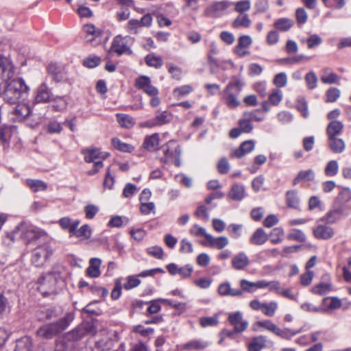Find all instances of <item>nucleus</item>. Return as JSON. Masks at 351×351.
<instances>
[{"label":"nucleus","instance_id":"nucleus-1","mask_svg":"<svg viewBox=\"0 0 351 351\" xmlns=\"http://www.w3.org/2000/svg\"><path fill=\"white\" fill-rule=\"evenodd\" d=\"M17 235L28 244L40 238L48 237V233L44 230L22 221L12 232H8L6 237L13 242Z\"/></svg>","mask_w":351,"mask_h":351},{"label":"nucleus","instance_id":"nucleus-2","mask_svg":"<svg viewBox=\"0 0 351 351\" xmlns=\"http://www.w3.org/2000/svg\"><path fill=\"white\" fill-rule=\"evenodd\" d=\"M29 91V87L23 78L13 79L6 82L3 92V97L5 102L14 104Z\"/></svg>","mask_w":351,"mask_h":351},{"label":"nucleus","instance_id":"nucleus-3","mask_svg":"<svg viewBox=\"0 0 351 351\" xmlns=\"http://www.w3.org/2000/svg\"><path fill=\"white\" fill-rule=\"evenodd\" d=\"M73 317L69 313L56 322L45 324L40 326L36 331L38 337L50 339L64 330L72 321Z\"/></svg>","mask_w":351,"mask_h":351},{"label":"nucleus","instance_id":"nucleus-4","mask_svg":"<svg viewBox=\"0 0 351 351\" xmlns=\"http://www.w3.org/2000/svg\"><path fill=\"white\" fill-rule=\"evenodd\" d=\"M243 86L244 82L240 77L236 75L232 77L223 91L224 101L228 108H236L240 105L238 97Z\"/></svg>","mask_w":351,"mask_h":351},{"label":"nucleus","instance_id":"nucleus-5","mask_svg":"<svg viewBox=\"0 0 351 351\" xmlns=\"http://www.w3.org/2000/svg\"><path fill=\"white\" fill-rule=\"evenodd\" d=\"M62 280L60 272L52 271L39 279L38 291L46 297L57 292V285Z\"/></svg>","mask_w":351,"mask_h":351},{"label":"nucleus","instance_id":"nucleus-6","mask_svg":"<svg viewBox=\"0 0 351 351\" xmlns=\"http://www.w3.org/2000/svg\"><path fill=\"white\" fill-rule=\"evenodd\" d=\"M164 158L161 159L163 163L173 162L175 165L180 167L181 165V149L174 141H170L163 145Z\"/></svg>","mask_w":351,"mask_h":351},{"label":"nucleus","instance_id":"nucleus-7","mask_svg":"<svg viewBox=\"0 0 351 351\" xmlns=\"http://www.w3.org/2000/svg\"><path fill=\"white\" fill-rule=\"evenodd\" d=\"M350 209L345 204H335L332 210H329L324 217L320 219V221L327 223H334L341 217L347 216L349 214Z\"/></svg>","mask_w":351,"mask_h":351},{"label":"nucleus","instance_id":"nucleus-8","mask_svg":"<svg viewBox=\"0 0 351 351\" xmlns=\"http://www.w3.org/2000/svg\"><path fill=\"white\" fill-rule=\"evenodd\" d=\"M53 254V250L49 243H45L35 248L32 252V262L36 267H40Z\"/></svg>","mask_w":351,"mask_h":351},{"label":"nucleus","instance_id":"nucleus-9","mask_svg":"<svg viewBox=\"0 0 351 351\" xmlns=\"http://www.w3.org/2000/svg\"><path fill=\"white\" fill-rule=\"evenodd\" d=\"M231 4L232 3L228 1H215L205 9L204 14L211 18L220 17L226 13Z\"/></svg>","mask_w":351,"mask_h":351},{"label":"nucleus","instance_id":"nucleus-10","mask_svg":"<svg viewBox=\"0 0 351 351\" xmlns=\"http://www.w3.org/2000/svg\"><path fill=\"white\" fill-rule=\"evenodd\" d=\"M125 38L126 37L124 38L121 35L115 36L111 43L110 51L116 53L119 56L124 53L131 55L132 53V51L127 45Z\"/></svg>","mask_w":351,"mask_h":351},{"label":"nucleus","instance_id":"nucleus-11","mask_svg":"<svg viewBox=\"0 0 351 351\" xmlns=\"http://www.w3.org/2000/svg\"><path fill=\"white\" fill-rule=\"evenodd\" d=\"M136 86L149 96H156L158 90L151 83V80L146 75H141L136 80Z\"/></svg>","mask_w":351,"mask_h":351},{"label":"nucleus","instance_id":"nucleus-12","mask_svg":"<svg viewBox=\"0 0 351 351\" xmlns=\"http://www.w3.org/2000/svg\"><path fill=\"white\" fill-rule=\"evenodd\" d=\"M82 154L84 156V160L88 163L99 162L97 160H104L109 156L107 152H102L99 149L96 147H90L84 149L82 151Z\"/></svg>","mask_w":351,"mask_h":351},{"label":"nucleus","instance_id":"nucleus-13","mask_svg":"<svg viewBox=\"0 0 351 351\" xmlns=\"http://www.w3.org/2000/svg\"><path fill=\"white\" fill-rule=\"evenodd\" d=\"M96 331V327L93 325V324L87 322L77 326L69 332L73 335V336L74 339L76 341H78L88 334H95Z\"/></svg>","mask_w":351,"mask_h":351},{"label":"nucleus","instance_id":"nucleus-14","mask_svg":"<svg viewBox=\"0 0 351 351\" xmlns=\"http://www.w3.org/2000/svg\"><path fill=\"white\" fill-rule=\"evenodd\" d=\"M36 105L32 104V106L25 104H18L12 110V114L15 116V119L17 121H22L26 119H29V115L31 114V110H35Z\"/></svg>","mask_w":351,"mask_h":351},{"label":"nucleus","instance_id":"nucleus-15","mask_svg":"<svg viewBox=\"0 0 351 351\" xmlns=\"http://www.w3.org/2000/svg\"><path fill=\"white\" fill-rule=\"evenodd\" d=\"M228 321L234 326V331L237 332H243L248 326V322L243 319L242 313L239 311L230 313Z\"/></svg>","mask_w":351,"mask_h":351},{"label":"nucleus","instance_id":"nucleus-16","mask_svg":"<svg viewBox=\"0 0 351 351\" xmlns=\"http://www.w3.org/2000/svg\"><path fill=\"white\" fill-rule=\"evenodd\" d=\"M52 93L45 83L41 84L37 88L32 104L48 103L51 101Z\"/></svg>","mask_w":351,"mask_h":351},{"label":"nucleus","instance_id":"nucleus-17","mask_svg":"<svg viewBox=\"0 0 351 351\" xmlns=\"http://www.w3.org/2000/svg\"><path fill=\"white\" fill-rule=\"evenodd\" d=\"M0 73L5 79H10L14 74V65L11 60L0 54Z\"/></svg>","mask_w":351,"mask_h":351},{"label":"nucleus","instance_id":"nucleus-18","mask_svg":"<svg viewBox=\"0 0 351 351\" xmlns=\"http://www.w3.org/2000/svg\"><path fill=\"white\" fill-rule=\"evenodd\" d=\"M252 43V38L248 35L241 36L238 39V44L234 48V53L240 57H244L250 53L244 50V48L249 47Z\"/></svg>","mask_w":351,"mask_h":351},{"label":"nucleus","instance_id":"nucleus-19","mask_svg":"<svg viewBox=\"0 0 351 351\" xmlns=\"http://www.w3.org/2000/svg\"><path fill=\"white\" fill-rule=\"evenodd\" d=\"M167 269L171 275L179 274L182 278L189 277L193 272V267L190 265H186L184 267H178L175 263H170L167 265Z\"/></svg>","mask_w":351,"mask_h":351},{"label":"nucleus","instance_id":"nucleus-20","mask_svg":"<svg viewBox=\"0 0 351 351\" xmlns=\"http://www.w3.org/2000/svg\"><path fill=\"white\" fill-rule=\"evenodd\" d=\"M47 72L52 77L53 80L56 82L65 80L66 78V73L64 68L58 66L55 63H50L48 65Z\"/></svg>","mask_w":351,"mask_h":351},{"label":"nucleus","instance_id":"nucleus-21","mask_svg":"<svg viewBox=\"0 0 351 351\" xmlns=\"http://www.w3.org/2000/svg\"><path fill=\"white\" fill-rule=\"evenodd\" d=\"M313 233L316 239L328 240L334 236V230L325 225H318L314 228Z\"/></svg>","mask_w":351,"mask_h":351},{"label":"nucleus","instance_id":"nucleus-22","mask_svg":"<svg viewBox=\"0 0 351 351\" xmlns=\"http://www.w3.org/2000/svg\"><path fill=\"white\" fill-rule=\"evenodd\" d=\"M217 291L221 296L239 297L242 295V290L232 289L230 283L226 282L219 285Z\"/></svg>","mask_w":351,"mask_h":351},{"label":"nucleus","instance_id":"nucleus-23","mask_svg":"<svg viewBox=\"0 0 351 351\" xmlns=\"http://www.w3.org/2000/svg\"><path fill=\"white\" fill-rule=\"evenodd\" d=\"M38 104H36V110H31L32 112L29 115V119L32 121L29 125L32 128H34L41 123L47 112L46 107L39 108Z\"/></svg>","mask_w":351,"mask_h":351},{"label":"nucleus","instance_id":"nucleus-24","mask_svg":"<svg viewBox=\"0 0 351 351\" xmlns=\"http://www.w3.org/2000/svg\"><path fill=\"white\" fill-rule=\"evenodd\" d=\"M255 143L253 140H248L243 142L238 149H236L231 154L237 158H242L245 154L251 152L254 148Z\"/></svg>","mask_w":351,"mask_h":351},{"label":"nucleus","instance_id":"nucleus-25","mask_svg":"<svg viewBox=\"0 0 351 351\" xmlns=\"http://www.w3.org/2000/svg\"><path fill=\"white\" fill-rule=\"evenodd\" d=\"M159 142V134L158 133H154L150 136H147L145 138L143 147L147 151L154 152L158 149Z\"/></svg>","mask_w":351,"mask_h":351},{"label":"nucleus","instance_id":"nucleus-26","mask_svg":"<svg viewBox=\"0 0 351 351\" xmlns=\"http://www.w3.org/2000/svg\"><path fill=\"white\" fill-rule=\"evenodd\" d=\"M250 264V260L247 256L240 252L234 256L232 259V267L237 270H243Z\"/></svg>","mask_w":351,"mask_h":351},{"label":"nucleus","instance_id":"nucleus-27","mask_svg":"<svg viewBox=\"0 0 351 351\" xmlns=\"http://www.w3.org/2000/svg\"><path fill=\"white\" fill-rule=\"evenodd\" d=\"M343 130V124L341 121L337 120L331 121L326 128L328 138L338 136L342 133Z\"/></svg>","mask_w":351,"mask_h":351},{"label":"nucleus","instance_id":"nucleus-28","mask_svg":"<svg viewBox=\"0 0 351 351\" xmlns=\"http://www.w3.org/2000/svg\"><path fill=\"white\" fill-rule=\"evenodd\" d=\"M267 337L263 335L254 337L248 343V351H261L267 346Z\"/></svg>","mask_w":351,"mask_h":351},{"label":"nucleus","instance_id":"nucleus-29","mask_svg":"<svg viewBox=\"0 0 351 351\" xmlns=\"http://www.w3.org/2000/svg\"><path fill=\"white\" fill-rule=\"evenodd\" d=\"M101 259L93 258L89 261V266L86 269L87 275L91 278H97L100 276Z\"/></svg>","mask_w":351,"mask_h":351},{"label":"nucleus","instance_id":"nucleus-30","mask_svg":"<svg viewBox=\"0 0 351 351\" xmlns=\"http://www.w3.org/2000/svg\"><path fill=\"white\" fill-rule=\"evenodd\" d=\"M328 145L330 150L335 154L342 153L346 147L343 139L338 136L328 138Z\"/></svg>","mask_w":351,"mask_h":351},{"label":"nucleus","instance_id":"nucleus-31","mask_svg":"<svg viewBox=\"0 0 351 351\" xmlns=\"http://www.w3.org/2000/svg\"><path fill=\"white\" fill-rule=\"evenodd\" d=\"M207 241L210 247H214L217 250L223 249L229 243L228 239L223 236L215 238L210 234V236H207Z\"/></svg>","mask_w":351,"mask_h":351},{"label":"nucleus","instance_id":"nucleus-32","mask_svg":"<svg viewBox=\"0 0 351 351\" xmlns=\"http://www.w3.org/2000/svg\"><path fill=\"white\" fill-rule=\"evenodd\" d=\"M269 235L265 231L260 228L255 230L252 237H250V241L253 245H261L264 244L268 240Z\"/></svg>","mask_w":351,"mask_h":351},{"label":"nucleus","instance_id":"nucleus-33","mask_svg":"<svg viewBox=\"0 0 351 351\" xmlns=\"http://www.w3.org/2000/svg\"><path fill=\"white\" fill-rule=\"evenodd\" d=\"M285 199L287 207L298 209L300 206V198L296 190L287 191L285 194Z\"/></svg>","mask_w":351,"mask_h":351},{"label":"nucleus","instance_id":"nucleus-34","mask_svg":"<svg viewBox=\"0 0 351 351\" xmlns=\"http://www.w3.org/2000/svg\"><path fill=\"white\" fill-rule=\"evenodd\" d=\"M208 346V343L202 339H193L183 345L186 351L202 350Z\"/></svg>","mask_w":351,"mask_h":351},{"label":"nucleus","instance_id":"nucleus-35","mask_svg":"<svg viewBox=\"0 0 351 351\" xmlns=\"http://www.w3.org/2000/svg\"><path fill=\"white\" fill-rule=\"evenodd\" d=\"M315 175L313 169H308L306 171H300L298 172L295 178L293 180V185L295 186L302 181H313Z\"/></svg>","mask_w":351,"mask_h":351},{"label":"nucleus","instance_id":"nucleus-36","mask_svg":"<svg viewBox=\"0 0 351 351\" xmlns=\"http://www.w3.org/2000/svg\"><path fill=\"white\" fill-rule=\"evenodd\" d=\"M228 196L234 201H241L245 197L244 186L238 184H233Z\"/></svg>","mask_w":351,"mask_h":351},{"label":"nucleus","instance_id":"nucleus-37","mask_svg":"<svg viewBox=\"0 0 351 351\" xmlns=\"http://www.w3.org/2000/svg\"><path fill=\"white\" fill-rule=\"evenodd\" d=\"M32 341L30 337H23L16 341L14 351H32Z\"/></svg>","mask_w":351,"mask_h":351},{"label":"nucleus","instance_id":"nucleus-38","mask_svg":"<svg viewBox=\"0 0 351 351\" xmlns=\"http://www.w3.org/2000/svg\"><path fill=\"white\" fill-rule=\"evenodd\" d=\"M73 335L67 332L64 334L60 341L59 344L63 346L62 351H69L74 348L75 343L77 342L74 338Z\"/></svg>","mask_w":351,"mask_h":351},{"label":"nucleus","instance_id":"nucleus-39","mask_svg":"<svg viewBox=\"0 0 351 351\" xmlns=\"http://www.w3.org/2000/svg\"><path fill=\"white\" fill-rule=\"evenodd\" d=\"M252 21L249 16L246 14L239 15L232 22V26L234 28L238 29L241 27H249L251 25Z\"/></svg>","mask_w":351,"mask_h":351},{"label":"nucleus","instance_id":"nucleus-40","mask_svg":"<svg viewBox=\"0 0 351 351\" xmlns=\"http://www.w3.org/2000/svg\"><path fill=\"white\" fill-rule=\"evenodd\" d=\"M112 346V341L108 337H104L95 341L94 351H104L110 350Z\"/></svg>","mask_w":351,"mask_h":351},{"label":"nucleus","instance_id":"nucleus-41","mask_svg":"<svg viewBox=\"0 0 351 351\" xmlns=\"http://www.w3.org/2000/svg\"><path fill=\"white\" fill-rule=\"evenodd\" d=\"M274 25L281 32H287L293 27V21L287 18H280L275 21Z\"/></svg>","mask_w":351,"mask_h":351},{"label":"nucleus","instance_id":"nucleus-42","mask_svg":"<svg viewBox=\"0 0 351 351\" xmlns=\"http://www.w3.org/2000/svg\"><path fill=\"white\" fill-rule=\"evenodd\" d=\"M116 116L118 123L122 128H131L135 124L134 119L128 114L118 113Z\"/></svg>","mask_w":351,"mask_h":351},{"label":"nucleus","instance_id":"nucleus-43","mask_svg":"<svg viewBox=\"0 0 351 351\" xmlns=\"http://www.w3.org/2000/svg\"><path fill=\"white\" fill-rule=\"evenodd\" d=\"M112 144L115 149L123 152L131 153L134 149V147L132 145L122 142L117 137H114L112 139Z\"/></svg>","mask_w":351,"mask_h":351},{"label":"nucleus","instance_id":"nucleus-44","mask_svg":"<svg viewBox=\"0 0 351 351\" xmlns=\"http://www.w3.org/2000/svg\"><path fill=\"white\" fill-rule=\"evenodd\" d=\"M26 184L33 192L45 191L47 189V184L40 180L27 179Z\"/></svg>","mask_w":351,"mask_h":351},{"label":"nucleus","instance_id":"nucleus-45","mask_svg":"<svg viewBox=\"0 0 351 351\" xmlns=\"http://www.w3.org/2000/svg\"><path fill=\"white\" fill-rule=\"evenodd\" d=\"M302 331V328L298 330H293L287 328L281 329L279 327H278L275 332V335L282 339L290 340L293 336L300 333Z\"/></svg>","mask_w":351,"mask_h":351},{"label":"nucleus","instance_id":"nucleus-46","mask_svg":"<svg viewBox=\"0 0 351 351\" xmlns=\"http://www.w3.org/2000/svg\"><path fill=\"white\" fill-rule=\"evenodd\" d=\"M172 119V115L167 111L157 110L155 116L156 124L162 125L169 123Z\"/></svg>","mask_w":351,"mask_h":351},{"label":"nucleus","instance_id":"nucleus-47","mask_svg":"<svg viewBox=\"0 0 351 351\" xmlns=\"http://www.w3.org/2000/svg\"><path fill=\"white\" fill-rule=\"evenodd\" d=\"M332 289V285L329 282H320L312 288L314 294L324 295Z\"/></svg>","mask_w":351,"mask_h":351},{"label":"nucleus","instance_id":"nucleus-48","mask_svg":"<svg viewBox=\"0 0 351 351\" xmlns=\"http://www.w3.org/2000/svg\"><path fill=\"white\" fill-rule=\"evenodd\" d=\"M284 230L282 228H274L269 234L270 241L274 244H277L282 241Z\"/></svg>","mask_w":351,"mask_h":351},{"label":"nucleus","instance_id":"nucleus-49","mask_svg":"<svg viewBox=\"0 0 351 351\" xmlns=\"http://www.w3.org/2000/svg\"><path fill=\"white\" fill-rule=\"evenodd\" d=\"M72 234L75 235L77 238H83L88 239L91 236V229L88 224L83 225L80 229L77 230L75 232Z\"/></svg>","mask_w":351,"mask_h":351},{"label":"nucleus","instance_id":"nucleus-50","mask_svg":"<svg viewBox=\"0 0 351 351\" xmlns=\"http://www.w3.org/2000/svg\"><path fill=\"white\" fill-rule=\"evenodd\" d=\"M339 166L336 160L329 161L324 169V173L327 176L333 177L338 173Z\"/></svg>","mask_w":351,"mask_h":351},{"label":"nucleus","instance_id":"nucleus-51","mask_svg":"<svg viewBox=\"0 0 351 351\" xmlns=\"http://www.w3.org/2000/svg\"><path fill=\"white\" fill-rule=\"evenodd\" d=\"M145 61L148 66L155 68H160L163 64V61L160 56L153 55H147L145 58Z\"/></svg>","mask_w":351,"mask_h":351},{"label":"nucleus","instance_id":"nucleus-52","mask_svg":"<svg viewBox=\"0 0 351 351\" xmlns=\"http://www.w3.org/2000/svg\"><path fill=\"white\" fill-rule=\"evenodd\" d=\"M351 199V191L348 189H343L336 197L335 203L338 204H345Z\"/></svg>","mask_w":351,"mask_h":351},{"label":"nucleus","instance_id":"nucleus-53","mask_svg":"<svg viewBox=\"0 0 351 351\" xmlns=\"http://www.w3.org/2000/svg\"><path fill=\"white\" fill-rule=\"evenodd\" d=\"M302 42H306L308 48L313 49L321 45L322 39L318 34H312L306 40H302Z\"/></svg>","mask_w":351,"mask_h":351},{"label":"nucleus","instance_id":"nucleus-54","mask_svg":"<svg viewBox=\"0 0 351 351\" xmlns=\"http://www.w3.org/2000/svg\"><path fill=\"white\" fill-rule=\"evenodd\" d=\"M304 79L309 89H315L317 87L318 79L314 71L307 73Z\"/></svg>","mask_w":351,"mask_h":351},{"label":"nucleus","instance_id":"nucleus-55","mask_svg":"<svg viewBox=\"0 0 351 351\" xmlns=\"http://www.w3.org/2000/svg\"><path fill=\"white\" fill-rule=\"evenodd\" d=\"M287 239L289 240L304 242L306 241V236L302 230L293 229L291 232L287 235Z\"/></svg>","mask_w":351,"mask_h":351},{"label":"nucleus","instance_id":"nucleus-56","mask_svg":"<svg viewBox=\"0 0 351 351\" xmlns=\"http://www.w3.org/2000/svg\"><path fill=\"white\" fill-rule=\"evenodd\" d=\"M326 100L328 103H332L337 100L340 96V90L337 88H330L326 93Z\"/></svg>","mask_w":351,"mask_h":351},{"label":"nucleus","instance_id":"nucleus-57","mask_svg":"<svg viewBox=\"0 0 351 351\" xmlns=\"http://www.w3.org/2000/svg\"><path fill=\"white\" fill-rule=\"evenodd\" d=\"M68 103L64 97H56L54 99V103L52 108L55 111L60 112L65 110L67 107Z\"/></svg>","mask_w":351,"mask_h":351},{"label":"nucleus","instance_id":"nucleus-58","mask_svg":"<svg viewBox=\"0 0 351 351\" xmlns=\"http://www.w3.org/2000/svg\"><path fill=\"white\" fill-rule=\"evenodd\" d=\"M240 290H242V294L244 291L248 293H253L256 289V283L250 282L245 279H242L240 281Z\"/></svg>","mask_w":351,"mask_h":351},{"label":"nucleus","instance_id":"nucleus-59","mask_svg":"<svg viewBox=\"0 0 351 351\" xmlns=\"http://www.w3.org/2000/svg\"><path fill=\"white\" fill-rule=\"evenodd\" d=\"M141 281L136 276H130L127 278V282L123 285V288L126 290H130L138 287Z\"/></svg>","mask_w":351,"mask_h":351},{"label":"nucleus","instance_id":"nucleus-60","mask_svg":"<svg viewBox=\"0 0 351 351\" xmlns=\"http://www.w3.org/2000/svg\"><path fill=\"white\" fill-rule=\"evenodd\" d=\"M277 308V303L275 302H271L269 304L263 303V313L269 317L274 315Z\"/></svg>","mask_w":351,"mask_h":351},{"label":"nucleus","instance_id":"nucleus-61","mask_svg":"<svg viewBox=\"0 0 351 351\" xmlns=\"http://www.w3.org/2000/svg\"><path fill=\"white\" fill-rule=\"evenodd\" d=\"M239 125L242 132L250 133L253 130V125L247 117H244V118L240 119Z\"/></svg>","mask_w":351,"mask_h":351},{"label":"nucleus","instance_id":"nucleus-62","mask_svg":"<svg viewBox=\"0 0 351 351\" xmlns=\"http://www.w3.org/2000/svg\"><path fill=\"white\" fill-rule=\"evenodd\" d=\"M251 3L250 0H242L235 3L234 10L239 13L248 11L250 9Z\"/></svg>","mask_w":351,"mask_h":351},{"label":"nucleus","instance_id":"nucleus-63","mask_svg":"<svg viewBox=\"0 0 351 351\" xmlns=\"http://www.w3.org/2000/svg\"><path fill=\"white\" fill-rule=\"evenodd\" d=\"M83 30L88 35L93 36L95 38L101 35V31L95 27L93 24L88 23L83 26Z\"/></svg>","mask_w":351,"mask_h":351},{"label":"nucleus","instance_id":"nucleus-64","mask_svg":"<svg viewBox=\"0 0 351 351\" xmlns=\"http://www.w3.org/2000/svg\"><path fill=\"white\" fill-rule=\"evenodd\" d=\"M295 19L299 25H303L306 23L308 14L304 8H300L296 10Z\"/></svg>","mask_w":351,"mask_h":351}]
</instances>
